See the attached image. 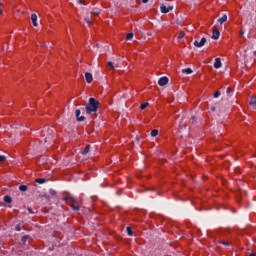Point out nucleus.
I'll return each instance as SVG.
<instances>
[{"mask_svg":"<svg viewBox=\"0 0 256 256\" xmlns=\"http://www.w3.org/2000/svg\"><path fill=\"white\" fill-rule=\"evenodd\" d=\"M29 213H31V208H28Z\"/></svg>","mask_w":256,"mask_h":256,"instance_id":"ea45409f","label":"nucleus"},{"mask_svg":"<svg viewBox=\"0 0 256 256\" xmlns=\"http://www.w3.org/2000/svg\"><path fill=\"white\" fill-rule=\"evenodd\" d=\"M149 107V102H145L144 104L140 105V109L143 111Z\"/></svg>","mask_w":256,"mask_h":256,"instance_id":"5701e85b","label":"nucleus"},{"mask_svg":"<svg viewBox=\"0 0 256 256\" xmlns=\"http://www.w3.org/2000/svg\"><path fill=\"white\" fill-rule=\"evenodd\" d=\"M253 55H256V51L253 52Z\"/></svg>","mask_w":256,"mask_h":256,"instance_id":"a19ab883","label":"nucleus"},{"mask_svg":"<svg viewBox=\"0 0 256 256\" xmlns=\"http://www.w3.org/2000/svg\"><path fill=\"white\" fill-rule=\"evenodd\" d=\"M207 43V38H202L200 41L195 40L194 41V47H203Z\"/></svg>","mask_w":256,"mask_h":256,"instance_id":"423d86ee","label":"nucleus"},{"mask_svg":"<svg viewBox=\"0 0 256 256\" xmlns=\"http://www.w3.org/2000/svg\"><path fill=\"white\" fill-rule=\"evenodd\" d=\"M70 207L73 211H79L81 209L79 205H75V203L70 204Z\"/></svg>","mask_w":256,"mask_h":256,"instance_id":"a211bd4d","label":"nucleus"},{"mask_svg":"<svg viewBox=\"0 0 256 256\" xmlns=\"http://www.w3.org/2000/svg\"><path fill=\"white\" fill-rule=\"evenodd\" d=\"M62 201H70V203H77V198L68 194V196L64 197Z\"/></svg>","mask_w":256,"mask_h":256,"instance_id":"6e6552de","label":"nucleus"},{"mask_svg":"<svg viewBox=\"0 0 256 256\" xmlns=\"http://www.w3.org/2000/svg\"><path fill=\"white\" fill-rule=\"evenodd\" d=\"M167 83H169V78L167 76H163L158 80V85H160V87H165Z\"/></svg>","mask_w":256,"mask_h":256,"instance_id":"20e7f679","label":"nucleus"},{"mask_svg":"<svg viewBox=\"0 0 256 256\" xmlns=\"http://www.w3.org/2000/svg\"><path fill=\"white\" fill-rule=\"evenodd\" d=\"M91 151V145H86L83 151H81V155H87Z\"/></svg>","mask_w":256,"mask_h":256,"instance_id":"9b49d317","label":"nucleus"},{"mask_svg":"<svg viewBox=\"0 0 256 256\" xmlns=\"http://www.w3.org/2000/svg\"><path fill=\"white\" fill-rule=\"evenodd\" d=\"M42 137L44 138V143H53L55 139V128L47 127L42 131Z\"/></svg>","mask_w":256,"mask_h":256,"instance_id":"f03ea898","label":"nucleus"},{"mask_svg":"<svg viewBox=\"0 0 256 256\" xmlns=\"http://www.w3.org/2000/svg\"><path fill=\"white\" fill-rule=\"evenodd\" d=\"M99 109V100L95 98H89L88 104L85 106L86 115H92L94 113L95 117H97V111Z\"/></svg>","mask_w":256,"mask_h":256,"instance_id":"f257e3e1","label":"nucleus"},{"mask_svg":"<svg viewBox=\"0 0 256 256\" xmlns=\"http://www.w3.org/2000/svg\"><path fill=\"white\" fill-rule=\"evenodd\" d=\"M182 73H185L186 75H191V73H193V70L191 68H184L182 69Z\"/></svg>","mask_w":256,"mask_h":256,"instance_id":"f3484780","label":"nucleus"},{"mask_svg":"<svg viewBox=\"0 0 256 256\" xmlns=\"http://www.w3.org/2000/svg\"><path fill=\"white\" fill-rule=\"evenodd\" d=\"M79 3H80L81 5H85V0H80Z\"/></svg>","mask_w":256,"mask_h":256,"instance_id":"c9c22d12","label":"nucleus"},{"mask_svg":"<svg viewBox=\"0 0 256 256\" xmlns=\"http://www.w3.org/2000/svg\"><path fill=\"white\" fill-rule=\"evenodd\" d=\"M85 79L87 83H91L93 81V74L86 72L85 73Z\"/></svg>","mask_w":256,"mask_h":256,"instance_id":"9d476101","label":"nucleus"},{"mask_svg":"<svg viewBox=\"0 0 256 256\" xmlns=\"http://www.w3.org/2000/svg\"><path fill=\"white\" fill-rule=\"evenodd\" d=\"M250 105L253 107V109H256V97L252 96L250 98Z\"/></svg>","mask_w":256,"mask_h":256,"instance_id":"ddd939ff","label":"nucleus"},{"mask_svg":"<svg viewBox=\"0 0 256 256\" xmlns=\"http://www.w3.org/2000/svg\"><path fill=\"white\" fill-rule=\"evenodd\" d=\"M225 21H227V14H224L221 18L218 19V23H220V25H223Z\"/></svg>","mask_w":256,"mask_h":256,"instance_id":"4468645a","label":"nucleus"},{"mask_svg":"<svg viewBox=\"0 0 256 256\" xmlns=\"http://www.w3.org/2000/svg\"><path fill=\"white\" fill-rule=\"evenodd\" d=\"M28 239H31V236H29V235H24L23 237H22V239H21V241H22V243H27V240Z\"/></svg>","mask_w":256,"mask_h":256,"instance_id":"4be33fe9","label":"nucleus"},{"mask_svg":"<svg viewBox=\"0 0 256 256\" xmlns=\"http://www.w3.org/2000/svg\"><path fill=\"white\" fill-rule=\"evenodd\" d=\"M142 3H149V0H142Z\"/></svg>","mask_w":256,"mask_h":256,"instance_id":"4c0bfd02","label":"nucleus"},{"mask_svg":"<svg viewBox=\"0 0 256 256\" xmlns=\"http://www.w3.org/2000/svg\"><path fill=\"white\" fill-rule=\"evenodd\" d=\"M92 15H100L101 14V10L99 8H93L91 11Z\"/></svg>","mask_w":256,"mask_h":256,"instance_id":"dca6fc26","label":"nucleus"},{"mask_svg":"<svg viewBox=\"0 0 256 256\" xmlns=\"http://www.w3.org/2000/svg\"><path fill=\"white\" fill-rule=\"evenodd\" d=\"M170 11H173V6H165V4H161L160 6V13H164V14H167L169 13Z\"/></svg>","mask_w":256,"mask_h":256,"instance_id":"7ed1b4c3","label":"nucleus"},{"mask_svg":"<svg viewBox=\"0 0 256 256\" xmlns=\"http://www.w3.org/2000/svg\"><path fill=\"white\" fill-rule=\"evenodd\" d=\"M137 141H139V137H136Z\"/></svg>","mask_w":256,"mask_h":256,"instance_id":"79ce46f5","label":"nucleus"},{"mask_svg":"<svg viewBox=\"0 0 256 256\" xmlns=\"http://www.w3.org/2000/svg\"><path fill=\"white\" fill-rule=\"evenodd\" d=\"M107 65L110 69H115V66L113 65V62H107Z\"/></svg>","mask_w":256,"mask_h":256,"instance_id":"cd10ccee","label":"nucleus"},{"mask_svg":"<svg viewBox=\"0 0 256 256\" xmlns=\"http://www.w3.org/2000/svg\"><path fill=\"white\" fill-rule=\"evenodd\" d=\"M36 183H39V185H43V183H47V179L45 178H37L35 180Z\"/></svg>","mask_w":256,"mask_h":256,"instance_id":"2eb2a0df","label":"nucleus"},{"mask_svg":"<svg viewBox=\"0 0 256 256\" xmlns=\"http://www.w3.org/2000/svg\"><path fill=\"white\" fill-rule=\"evenodd\" d=\"M31 21L33 23V26L37 27V14H32L31 15Z\"/></svg>","mask_w":256,"mask_h":256,"instance_id":"f8f14e48","label":"nucleus"},{"mask_svg":"<svg viewBox=\"0 0 256 256\" xmlns=\"http://www.w3.org/2000/svg\"><path fill=\"white\" fill-rule=\"evenodd\" d=\"M185 37V32L181 31L178 35V39H183Z\"/></svg>","mask_w":256,"mask_h":256,"instance_id":"bb28decb","label":"nucleus"},{"mask_svg":"<svg viewBox=\"0 0 256 256\" xmlns=\"http://www.w3.org/2000/svg\"><path fill=\"white\" fill-rule=\"evenodd\" d=\"M220 35H221V32H219V29H217L216 27H213V33H212L211 39L217 40L219 39Z\"/></svg>","mask_w":256,"mask_h":256,"instance_id":"0eeeda50","label":"nucleus"},{"mask_svg":"<svg viewBox=\"0 0 256 256\" xmlns=\"http://www.w3.org/2000/svg\"><path fill=\"white\" fill-rule=\"evenodd\" d=\"M150 135H151V137H157L159 135V130H157V129L152 130Z\"/></svg>","mask_w":256,"mask_h":256,"instance_id":"6ab92c4d","label":"nucleus"},{"mask_svg":"<svg viewBox=\"0 0 256 256\" xmlns=\"http://www.w3.org/2000/svg\"><path fill=\"white\" fill-rule=\"evenodd\" d=\"M75 115H76V121H78V122L85 121V116L81 115V110L80 109H77L75 111Z\"/></svg>","mask_w":256,"mask_h":256,"instance_id":"39448f33","label":"nucleus"},{"mask_svg":"<svg viewBox=\"0 0 256 256\" xmlns=\"http://www.w3.org/2000/svg\"><path fill=\"white\" fill-rule=\"evenodd\" d=\"M231 91H233V90L231 89V87H228V88L226 89L227 95H231Z\"/></svg>","mask_w":256,"mask_h":256,"instance_id":"473e14b6","label":"nucleus"},{"mask_svg":"<svg viewBox=\"0 0 256 256\" xmlns=\"http://www.w3.org/2000/svg\"><path fill=\"white\" fill-rule=\"evenodd\" d=\"M12 201H13V199L11 198V196H9V195L4 196L5 203H11Z\"/></svg>","mask_w":256,"mask_h":256,"instance_id":"aec40b11","label":"nucleus"},{"mask_svg":"<svg viewBox=\"0 0 256 256\" xmlns=\"http://www.w3.org/2000/svg\"><path fill=\"white\" fill-rule=\"evenodd\" d=\"M250 256H256L255 253L250 254Z\"/></svg>","mask_w":256,"mask_h":256,"instance_id":"58836bf2","label":"nucleus"},{"mask_svg":"<svg viewBox=\"0 0 256 256\" xmlns=\"http://www.w3.org/2000/svg\"><path fill=\"white\" fill-rule=\"evenodd\" d=\"M211 111H212V113H215V106L211 107Z\"/></svg>","mask_w":256,"mask_h":256,"instance_id":"e433bc0d","label":"nucleus"},{"mask_svg":"<svg viewBox=\"0 0 256 256\" xmlns=\"http://www.w3.org/2000/svg\"><path fill=\"white\" fill-rule=\"evenodd\" d=\"M49 193H50V195H53V196L57 195V191H55L53 189H50Z\"/></svg>","mask_w":256,"mask_h":256,"instance_id":"7c9ffc66","label":"nucleus"},{"mask_svg":"<svg viewBox=\"0 0 256 256\" xmlns=\"http://www.w3.org/2000/svg\"><path fill=\"white\" fill-rule=\"evenodd\" d=\"M7 159V157H5V155H0V163L5 162Z\"/></svg>","mask_w":256,"mask_h":256,"instance_id":"a878e982","label":"nucleus"},{"mask_svg":"<svg viewBox=\"0 0 256 256\" xmlns=\"http://www.w3.org/2000/svg\"><path fill=\"white\" fill-rule=\"evenodd\" d=\"M218 97H221V92L216 91V92L214 93V98L217 99Z\"/></svg>","mask_w":256,"mask_h":256,"instance_id":"c85d7f7f","label":"nucleus"},{"mask_svg":"<svg viewBox=\"0 0 256 256\" xmlns=\"http://www.w3.org/2000/svg\"><path fill=\"white\" fill-rule=\"evenodd\" d=\"M15 231H21V226H20V225H17V226L15 227Z\"/></svg>","mask_w":256,"mask_h":256,"instance_id":"f704fd0d","label":"nucleus"},{"mask_svg":"<svg viewBox=\"0 0 256 256\" xmlns=\"http://www.w3.org/2000/svg\"><path fill=\"white\" fill-rule=\"evenodd\" d=\"M126 231H127V235H128L129 237H133V230L131 229V227H127V228H126Z\"/></svg>","mask_w":256,"mask_h":256,"instance_id":"412c9836","label":"nucleus"},{"mask_svg":"<svg viewBox=\"0 0 256 256\" xmlns=\"http://www.w3.org/2000/svg\"><path fill=\"white\" fill-rule=\"evenodd\" d=\"M84 21H85L86 23H88V24L93 23V20H91L90 18H87V17L84 19Z\"/></svg>","mask_w":256,"mask_h":256,"instance_id":"c756f323","label":"nucleus"},{"mask_svg":"<svg viewBox=\"0 0 256 256\" xmlns=\"http://www.w3.org/2000/svg\"><path fill=\"white\" fill-rule=\"evenodd\" d=\"M245 35V31L244 30H241L240 31V34H239V37H243Z\"/></svg>","mask_w":256,"mask_h":256,"instance_id":"72a5a7b5","label":"nucleus"},{"mask_svg":"<svg viewBox=\"0 0 256 256\" xmlns=\"http://www.w3.org/2000/svg\"><path fill=\"white\" fill-rule=\"evenodd\" d=\"M126 39L127 41H131V39H133V32L126 34Z\"/></svg>","mask_w":256,"mask_h":256,"instance_id":"393cba45","label":"nucleus"},{"mask_svg":"<svg viewBox=\"0 0 256 256\" xmlns=\"http://www.w3.org/2000/svg\"><path fill=\"white\" fill-rule=\"evenodd\" d=\"M221 244L226 245V247H229L231 245V242L221 241Z\"/></svg>","mask_w":256,"mask_h":256,"instance_id":"2f4dec72","label":"nucleus"},{"mask_svg":"<svg viewBox=\"0 0 256 256\" xmlns=\"http://www.w3.org/2000/svg\"><path fill=\"white\" fill-rule=\"evenodd\" d=\"M27 189H28L27 185H20L19 186V191L25 192V191H27Z\"/></svg>","mask_w":256,"mask_h":256,"instance_id":"b1692460","label":"nucleus"},{"mask_svg":"<svg viewBox=\"0 0 256 256\" xmlns=\"http://www.w3.org/2000/svg\"><path fill=\"white\" fill-rule=\"evenodd\" d=\"M221 67H222L221 58H216L214 61V68L221 69Z\"/></svg>","mask_w":256,"mask_h":256,"instance_id":"1a4fd4ad","label":"nucleus"}]
</instances>
